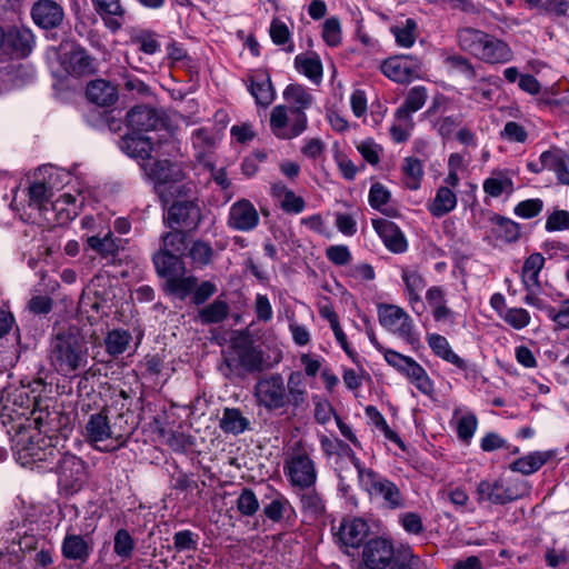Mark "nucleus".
I'll return each mask as SVG.
<instances>
[{
	"instance_id": "obj_11",
	"label": "nucleus",
	"mask_w": 569,
	"mask_h": 569,
	"mask_svg": "<svg viewBox=\"0 0 569 569\" xmlns=\"http://www.w3.org/2000/svg\"><path fill=\"white\" fill-rule=\"evenodd\" d=\"M378 315L382 327L410 343L416 341L412 320L402 308L395 305H381L378 308Z\"/></svg>"
},
{
	"instance_id": "obj_22",
	"label": "nucleus",
	"mask_w": 569,
	"mask_h": 569,
	"mask_svg": "<svg viewBox=\"0 0 569 569\" xmlns=\"http://www.w3.org/2000/svg\"><path fill=\"white\" fill-rule=\"evenodd\" d=\"M156 109L149 106H136L127 113V124L133 131L154 130L161 123Z\"/></svg>"
},
{
	"instance_id": "obj_59",
	"label": "nucleus",
	"mask_w": 569,
	"mask_h": 569,
	"mask_svg": "<svg viewBox=\"0 0 569 569\" xmlns=\"http://www.w3.org/2000/svg\"><path fill=\"white\" fill-rule=\"evenodd\" d=\"M322 38L327 44L336 47L341 41L340 21L337 18H329L323 23Z\"/></svg>"
},
{
	"instance_id": "obj_13",
	"label": "nucleus",
	"mask_w": 569,
	"mask_h": 569,
	"mask_svg": "<svg viewBox=\"0 0 569 569\" xmlns=\"http://www.w3.org/2000/svg\"><path fill=\"white\" fill-rule=\"evenodd\" d=\"M477 501L493 505H506L521 497V492L512 486H506L501 480H482L476 489Z\"/></svg>"
},
{
	"instance_id": "obj_26",
	"label": "nucleus",
	"mask_w": 569,
	"mask_h": 569,
	"mask_svg": "<svg viewBox=\"0 0 569 569\" xmlns=\"http://www.w3.org/2000/svg\"><path fill=\"white\" fill-rule=\"evenodd\" d=\"M179 256L178 253L161 248L159 252L153 256L157 273L160 277L167 278V280L173 276L183 273L184 266Z\"/></svg>"
},
{
	"instance_id": "obj_38",
	"label": "nucleus",
	"mask_w": 569,
	"mask_h": 569,
	"mask_svg": "<svg viewBox=\"0 0 569 569\" xmlns=\"http://www.w3.org/2000/svg\"><path fill=\"white\" fill-rule=\"evenodd\" d=\"M545 264V258L541 253L530 254L522 266V282L527 290L532 287H539V273Z\"/></svg>"
},
{
	"instance_id": "obj_58",
	"label": "nucleus",
	"mask_w": 569,
	"mask_h": 569,
	"mask_svg": "<svg viewBox=\"0 0 569 569\" xmlns=\"http://www.w3.org/2000/svg\"><path fill=\"white\" fill-rule=\"evenodd\" d=\"M212 253L210 244L201 240L194 241L189 250L192 261L200 266L208 264L211 261Z\"/></svg>"
},
{
	"instance_id": "obj_15",
	"label": "nucleus",
	"mask_w": 569,
	"mask_h": 569,
	"mask_svg": "<svg viewBox=\"0 0 569 569\" xmlns=\"http://www.w3.org/2000/svg\"><path fill=\"white\" fill-rule=\"evenodd\" d=\"M142 167L146 173L156 181V190L158 194L160 193V189L169 187V184L177 182L184 176L179 163L167 159L147 162L143 163Z\"/></svg>"
},
{
	"instance_id": "obj_46",
	"label": "nucleus",
	"mask_w": 569,
	"mask_h": 569,
	"mask_svg": "<svg viewBox=\"0 0 569 569\" xmlns=\"http://www.w3.org/2000/svg\"><path fill=\"white\" fill-rule=\"evenodd\" d=\"M172 230L162 237V249L183 254L188 248L187 231L180 228H171Z\"/></svg>"
},
{
	"instance_id": "obj_39",
	"label": "nucleus",
	"mask_w": 569,
	"mask_h": 569,
	"mask_svg": "<svg viewBox=\"0 0 569 569\" xmlns=\"http://www.w3.org/2000/svg\"><path fill=\"white\" fill-rule=\"evenodd\" d=\"M389 569H429L427 563L413 555L410 547H402L393 556Z\"/></svg>"
},
{
	"instance_id": "obj_31",
	"label": "nucleus",
	"mask_w": 569,
	"mask_h": 569,
	"mask_svg": "<svg viewBox=\"0 0 569 569\" xmlns=\"http://www.w3.org/2000/svg\"><path fill=\"white\" fill-rule=\"evenodd\" d=\"M61 550L64 558L80 562H86L91 553V547L80 535H67Z\"/></svg>"
},
{
	"instance_id": "obj_28",
	"label": "nucleus",
	"mask_w": 569,
	"mask_h": 569,
	"mask_svg": "<svg viewBox=\"0 0 569 569\" xmlns=\"http://www.w3.org/2000/svg\"><path fill=\"white\" fill-rule=\"evenodd\" d=\"M511 58L512 52L507 43L488 36L478 59L488 63H505Z\"/></svg>"
},
{
	"instance_id": "obj_16",
	"label": "nucleus",
	"mask_w": 569,
	"mask_h": 569,
	"mask_svg": "<svg viewBox=\"0 0 569 569\" xmlns=\"http://www.w3.org/2000/svg\"><path fill=\"white\" fill-rule=\"evenodd\" d=\"M31 18L41 29L50 30L60 27L64 11L60 3L53 0H38L31 7Z\"/></svg>"
},
{
	"instance_id": "obj_57",
	"label": "nucleus",
	"mask_w": 569,
	"mask_h": 569,
	"mask_svg": "<svg viewBox=\"0 0 569 569\" xmlns=\"http://www.w3.org/2000/svg\"><path fill=\"white\" fill-rule=\"evenodd\" d=\"M173 548L178 551H194L198 548V536L190 530H181L173 536Z\"/></svg>"
},
{
	"instance_id": "obj_10",
	"label": "nucleus",
	"mask_w": 569,
	"mask_h": 569,
	"mask_svg": "<svg viewBox=\"0 0 569 569\" xmlns=\"http://www.w3.org/2000/svg\"><path fill=\"white\" fill-rule=\"evenodd\" d=\"M84 439L94 449L101 452L114 451V446L106 443L108 440L114 441L113 429L106 410H101L89 417L84 428Z\"/></svg>"
},
{
	"instance_id": "obj_29",
	"label": "nucleus",
	"mask_w": 569,
	"mask_h": 569,
	"mask_svg": "<svg viewBox=\"0 0 569 569\" xmlns=\"http://www.w3.org/2000/svg\"><path fill=\"white\" fill-rule=\"evenodd\" d=\"M542 167L555 171L558 180L569 184V157L561 150H548L541 153Z\"/></svg>"
},
{
	"instance_id": "obj_60",
	"label": "nucleus",
	"mask_w": 569,
	"mask_h": 569,
	"mask_svg": "<svg viewBox=\"0 0 569 569\" xmlns=\"http://www.w3.org/2000/svg\"><path fill=\"white\" fill-rule=\"evenodd\" d=\"M512 181L509 178H489L483 182V190L491 197H499L505 191H512Z\"/></svg>"
},
{
	"instance_id": "obj_23",
	"label": "nucleus",
	"mask_w": 569,
	"mask_h": 569,
	"mask_svg": "<svg viewBox=\"0 0 569 569\" xmlns=\"http://www.w3.org/2000/svg\"><path fill=\"white\" fill-rule=\"evenodd\" d=\"M160 200L163 204L169 202H183L190 199H198L197 184L186 178L179 179L177 182L169 184V187L160 189Z\"/></svg>"
},
{
	"instance_id": "obj_8",
	"label": "nucleus",
	"mask_w": 569,
	"mask_h": 569,
	"mask_svg": "<svg viewBox=\"0 0 569 569\" xmlns=\"http://www.w3.org/2000/svg\"><path fill=\"white\" fill-rule=\"evenodd\" d=\"M396 552L389 540L372 538L362 546L361 560L358 562L357 569H386Z\"/></svg>"
},
{
	"instance_id": "obj_18",
	"label": "nucleus",
	"mask_w": 569,
	"mask_h": 569,
	"mask_svg": "<svg viewBox=\"0 0 569 569\" xmlns=\"http://www.w3.org/2000/svg\"><path fill=\"white\" fill-rule=\"evenodd\" d=\"M259 223V214L253 204L241 199L234 202L229 211L228 224L239 231H250Z\"/></svg>"
},
{
	"instance_id": "obj_27",
	"label": "nucleus",
	"mask_w": 569,
	"mask_h": 569,
	"mask_svg": "<svg viewBox=\"0 0 569 569\" xmlns=\"http://www.w3.org/2000/svg\"><path fill=\"white\" fill-rule=\"evenodd\" d=\"M111 427L113 429V438L116 442L114 450L124 447L129 437L138 427L134 412L131 410L120 412L113 423H111Z\"/></svg>"
},
{
	"instance_id": "obj_43",
	"label": "nucleus",
	"mask_w": 569,
	"mask_h": 569,
	"mask_svg": "<svg viewBox=\"0 0 569 569\" xmlns=\"http://www.w3.org/2000/svg\"><path fill=\"white\" fill-rule=\"evenodd\" d=\"M130 341L131 335L127 330L114 329L104 339L106 350L109 355L117 357L127 350Z\"/></svg>"
},
{
	"instance_id": "obj_7",
	"label": "nucleus",
	"mask_w": 569,
	"mask_h": 569,
	"mask_svg": "<svg viewBox=\"0 0 569 569\" xmlns=\"http://www.w3.org/2000/svg\"><path fill=\"white\" fill-rule=\"evenodd\" d=\"M202 220V202L190 199L183 202H172L168 209L167 222L170 228L194 231Z\"/></svg>"
},
{
	"instance_id": "obj_51",
	"label": "nucleus",
	"mask_w": 569,
	"mask_h": 569,
	"mask_svg": "<svg viewBox=\"0 0 569 569\" xmlns=\"http://www.w3.org/2000/svg\"><path fill=\"white\" fill-rule=\"evenodd\" d=\"M136 547L134 539L127 529H119L113 539V550L117 556L123 560L132 557Z\"/></svg>"
},
{
	"instance_id": "obj_4",
	"label": "nucleus",
	"mask_w": 569,
	"mask_h": 569,
	"mask_svg": "<svg viewBox=\"0 0 569 569\" xmlns=\"http://www.w3.org/2000/svg\"><path fill=\"white\" fill-rule=\"evenodd\" d=\"M254 397L259 406L267 410H278L287 405V390L281 375L271 373L259 379L254 386Z\"/></svg>"
},
{
	"instance_id": "obj_55",
	"label": "nucleus",
	"mask_w": 569,
	"mask_h": 569,
	"mask_svg": "<svg viewBox=\"0 0 569 569\" xmlns=\"http://www.w3.org/2000/svg\"><path fill=\"white\" fill-rule=\"evenodd\" d=\"M289 507V501L282 495L277 493L270 503L263 507V515L273 522H279L283 519L284 512Z\"/></svg>"
},
{
	"instance_id": "obj_6",
	"label": "nucleus",
	"mask_w": 569,
	"mask_h": 569,
	"mask_svg": "<svg viewBox=\"0 0 569 569\" xmlns=\"http://www.w3.org/2000/svg\"><path fill=\"white\" fill-rule=\"evenodd\" d=\"M368 535L369 526L360 518L343 519L335 532L340 549L349 556H353L367 541Z\"/></svg>"
},
{
	"instance_id": "obj_25",
	"label": "nucleus",
	"mask_w": 569,
	"mask_h": 569,
	"mask_svg": "<svg viewBox=\"0 0 569 569\" xmlns=\"http://www.w3.org/2000/svg\"><path fill=\"white\" fill-rule=\"evenodd\" d=\"M66 70L73 76H86L94 72V59L81 47H73L66 54Z\"/></svg>"
},
{
	"instance_id": "obj_17",
	"label": "nucleus",
	"mask_w": 569,
	"mask_h": 569,
	"mask_svg": "<svg viewBox=\"0 0 569 569\" xmlns=\"http://www.w3.org/2000/svg\"><path fill=\"white\" fill-rule=\"evenodd\" d=\"M3 46L17 58H27L34 47V34L24 26H11L4 31Z\"/></svg>"
},
{
	"instance_id": "obj_3",
	"label": "nucleus",
	"mask_w": 569,
	"mask_h": 569,
	"mask_svg": "<svg viewBox=\"0 0 569 569\" xmlns=\"http://www.w3.org/2000/svg\"><path fill=\"white\" fill-rule=\"evenodd\" d=\"M230 373L256 372L262 370L263 358L261 351L244 332L238 333L231 340V351L224 356L223 361Z\"/></svg>"
},
{
	"instance_id": "obj_47",
	"label": "nucleus",
	"mask_w": 569,
	"mask_h": 569,
	"mask_svg": "<svg viewBox=\"0 0 569 569\" xmlns=\"http://www.w3.org/2000/svg\"><path fill=\"white\" fill-rule=\"evenodd\" d=\"M320 446L328 458L332 456L347 455L352 463L353 459H358L350 446L338 438L321 436Z\"/></svg>"
},
{
	"instance_id": "obj_32",
	"label": "nucleus",
	"mask_w": 569,
	"mask_h": 569,
	"mask_svg": "<svg viewBox=\"0 0 569 569\" xmlns=\"http://www.w3.org/2000/svg\"><path fill=\"white\" fill-rule=\"evenodd\" d=\"M120 149L132 158L147 160L153 150L150 139L142 136H124L120 141Z\"/></svg>"
},
{
	"instance_id": "obj_20",
	"label": "nucleus",
	"mask_w": 569,
	"mask_h": 569,
	"mask_svg": "<svg viewBox=\"0 0 569 569\" xmlns=\"http://www.w3.org/2000/svg\"><path fill=\"white\" fill-rule=\"evenodd\" d=\"M96 12L101 17L104 26L117 32L126 22V9L120 0H91Z\"/></svg>"
},
{
	"instance_id": "obj_54",
	"label": "nucleus",
	"mask_w": 569,
	"mask_h": 569,
	"mask_svg": "<svg viewBox=\"0 0 569 569\" xmlns=\"http://www.w3.org/2000/svg\"><path fill=\"white\" fill-rule=\"evenodd\" d=\"M545 463L541 455H528L513 461L510 466L511 470L518 471L522 475H531L536 472Z\"/></svg>"
},
{
	"instance_id": "obj_52",
	"label": "nucleus",
	"mask_w": 569,
	"mask_h": 569,
	"mask_svg": "<svg viewBox=\"0 0 569 569\" xmlns=\"http://www.w3.org/2000/svg\"><path fill=\"white\" fill-rule=\"evenodd\" d=\"M259 500L250 488H243L237 499L238 511L246 517H252L259 510Z\"/></svg>"
},
{
	"instance_id": "obj_12",
	"label": "nucleus",
	"mask_w": 569,
	"mask_h": 569,
	"mask_svg": "<svg viewBox=\"0 0 569 569\" xmlns=\"http://www.w3.org/2000/svg\"><path fill=\"white\" fill-rule=\"evenodd\" d=\"M284 471L291 486L300 489H309L317 481L315 462L307 453L293 455L287 461Z\"/></svg>"
},
{
	"instance_id": "obj_50",
	"label": "nucleus",
	"mask_w": 569,
	"mask_h": 569,
	"mask_svg": "<svg viewBox=\"0 0 569 569\" xmlns=\"http://www.w3.org/2000/svg\"><path fill=\"white\" fill-rule=\"evenodd\" d=\"M249 90L258 104L267 107L273 101L274 92L269 77L262 81L251 80Z\"/></svg>"
},
{
	"instance_id": "obj_35",
	"label": "nucleus",
	"mask_w": 569,
	"mask_h": 569,
	"mask_svg": "<svg viewBox=\"0 0 569 569\" xmlns=\"http://www.w3.org/2000/svg\"><path fill=\"white\" fill-rule=\"evenodd\" d=\"M427 97V90L425 87H413L408 92L403 104L396 111V117L411 121L410 114L423 107Z\"/></svg>"
},
{
	"instance_id": "obj_1",
	"label": "nucleus",
	"mask_w": 569,
	"mask_h": 569,
	"mask_svg": "<svg viewBox=\"0 0 569 569\" xmlns=\"http://www.w3.org/2000/svg\"><path fill=\"white\" fill-rule=\"evenodd\" d=\"M287 106H276L270 114V128L276 137L290 140L300 136L306 129L308 119L306 110L313 102L312 96L301 84L291 83L283 91Z\"/></svg>"
},
{
	"instance_id": "obj_64",
	"label": "nucleus",
	"mask_w": 569,
	"mask_h": 569,
	"mask_svg": "<svg viewBox=\"0 0 569 569\" xmlns=\"http://www.w3.org/2000/svg\"><path fill=\"white\" fill-rule=\"evenodd\" d=\"M402 280L406 284L407 293L421 292L426 287L425 279L416 270L403 269L402 270Z\"/></svg>"
},
{
	"instance_id": "obj_19",
	"label": "nucleus",
	"mask_w": 569,
	"mask_h": 569,
	"mask_svg": "<svg viewBox=\"0 0 569 569\" xmlns=\"http://www.w3.org/2000/svg\"><path fill=\"white\" fill-rule=\"evenodd\" d=\"M123 248V240L114 237L109 230L104 233L88 237L86 239L84 251L92 250L102 259L113 260Z\"/></svg>"
},
{
	"instance_id": "obj_48",
	"label": "nucleus",
	"mask_w": 569,
	"mask_h": 569,
	"mask_svg": "<svg viewBox=\"0 0 569 569\" xmlns=\"http://www.w3.org/2000/svg\"><path fill=\"white\" fill-rule=\"evenodd\" d=\"M197 278L193 276L180 277L179 274L168 279L166 284L171 293L178 296L180 299H183L191 292L193 293V290L197 287Z\"/></svg>"
},
{
	"instance_id": "obj_42",
	"label": "nucleus",
	"mask_w": 569,
	"mask_h": 569,
	"mask_svg": "<svg viewBox=\"0 0 569 569\" xmlns=\"http://www.w3.org/2000/svg\"><path fill=\"white\" fill-rule=\"evenodd\" d=\"M457 204L456 194L448 187H440L436 198L430 207V211L436 217H441L455 209Z\"/></svg>"
},
{
	"instance_id": "obj_9",
	"label": "nucleus",
	"mask_w": 569,
	"mask_h": 569,
	"mask_svg": "<svg viewBox=\"0 0 569 569\" xmlns=\"http://www.w3.org/2000/svg\"><path fill=\"white\" fill-rule=\"evenodd\" d=\"M59 485L68 492L78 491L87 480V463L71 453H63L58 462Z\"/></svg>"
},
{
	"instance_id": "obj_30",
	"label": "nucleus",
	"mask_w": 569,
	"mask_h": 569,
	"mask_svg": "<svg viewBox=\"0 0 569 569\" xmlns=\"http://www.w3.org/2000/svg\"><path fill=\"white\" fill-rule=\"evenodd\" d=\"M488 36V33L481 30L466 27L458 30L457 39L461 50L479 58L482 46Z\"/></svg>"
},
{
	"instance_id": "obj_33",
	"label": "nucleus",
	"mask_w": 569,
	"mask_h": 569,
	"mask_svg": "<svg viewBox=\"0 0 569 569\" xmlns=\"http://www.w3.org/2000/svg\"><path fill=\"white\" fill-rule=\"evenodd\" d=\"M296 69L309 78L312 82L319 83L322 78V63L315 52L300 53L295 58Z\"/></svg>"
},
{
	"instance_id": "obj_2",
	"label": "nucleus",
	"mask_w": 569,
	"mask_h": 569,
	"mask_svg": "<svg viewBox=\"0 0 569 569\" xmlns=\"http://www.w3.org/2000/svg\"><path fill=\"white\" fill-rule=\"evenodd\" d=\"M88 348L78 328H61L51 339L49 359L63 375L76 372L87 365Z\"/></svg>"
},
{
	"instance_id": "obj_63",
	"label": "nucleus",
	"mask_w": 569,
	"mask_h": 569,
	"mask_svg": "<svg viewBox=\"0 0 569 569\" xmlns=\"http://www.w3.org/2000/svg\"><path fill=\"white\" fill-rule=\"evenodd\" d=\"M503 319L512 328L522 329L529 325L530 315L528 313V311L526 309L511 308L506 312Z\"/></svg>"
},
{
	"instance_id": "obj_56",
	"label": "nucleus",
	"mask_w": 569,
	"mask_h": 569,
	"mask_svg": "<svg viewBox=\"0 0 569 569\" xmlns=\"http://www.w3.org/2000/svg\"><path fill=\"white\" fill-rule=\"evenodd\" d=\"M478 426L477 417L473 413L462 416L457 425V433L460 440L469 443Z\"/></svg>"
},
{
	"instance_id": "obj_53",
	"label": "nucleus",
	"mask_w": 569,
	"mask_h": 569,
	"mask_svg": "<svg viewBox=\"0 0 569 569\" xmlns=\"http://www.w3.org/2000/svg\"><path fill=\"white\" fill-rule=\"evenodd\" d=\"M417 23L413 19H407L403 27H392L391 32L396 42L405 48H410L416 41Z\"/></svg>"
},
{
	"instance_id": "obj_37",
	"label": "nucleus",
	"mask_w": 569,
	"mask_h": 569,
	"mask_svg": "<svg viewBox=\"0 0 569 569\" xmlns=\"http://www.w3.org/2000/svg\"><path fill=\"white\" fill-rule=\"evenodd\" d=\"M230 307L227 301L216 299L198 310V319L202 325L220 323L229 316Z\"/></svg>"
},
{
	"instance_id": "obj_21",
	"label": "nucleus",
	"mask_w": 569,
	"mask_h": 569,
	"mask_svg": "<svg viewBox=\"0 0 569 569\" xmlns=\"http://www.w3.org/2000/svg\"><path fill=\"white\" fill-rule=\"evenodd\" d=\"M372 226L390 251L401 253L407 250V240L396 223L386 219H373Z\"/></svg>"
},
{
	"instance_id": "obj_40",
	"label": "nucleus",
	"mask_w": 569,
	"mask_h": 569,
	"mask_svg": "<svg viewBox=\"0 0 569 569\" xmlns=\"http://www.w3.org/2000/svg\"><path fill=\"white\" fill-rule=\"evenodd\" d=\"M428 343L437 356L456 365L458 368L466 367L465 360L451 350L449 342L445 337L437 333L429 335Z\"/></svg>"
},
{
	"instance_id": "obj_61",
	"label": "nucleus",
	"mask_w": 569,
	"mask_h": 569,
	"mask_svg": "<svg viewBox=\"0 0 569 569\" xmlns=\"http://www.w3.org/2000/svg\"><path fill=\"white\" fill-rule=\"evenodd\" d=\"M543 207V202L540 199H528L519 202L515 207V213L518 217L530 219L538 216Z\"/></svg>"
},
{
	"instance_id": "obj_24",
	"label": "nucleus",
	"mask_w": 569,
	"mask_h": 569,
	"mask_svg": "<svg viewBox=\"0 0 569 569\" xmlns=\"http://www.w3.org/2000/svg\"><path fill=\"white\" fill-rule=\"evenodd\" d=\"M86 94L90 102L100 107L112 106L118 100L117 87L103 79H97L89 82Z\"/></svg>"
},
{
	"instance_id": "obj_45",
	"label": "nucleus",
	"mask_w": 569,
	"mask_h": 569,
	"mask_svg": "<svg viewBox=\"0 0 569 569\" xmlns=\"http://www.w3.org/2000/svg\"><path fill=\"white\" fill-rule=\"evenodd\" d=\"M300 502L303 512L318 517L325 512V501L315 488L302 489Z\"/></svg>"
},
{
	"instance_id": "obj_49",
	"label": "nucleus",
	"mask_w": 569,
	"mask_h": 569,
	"mask_svg": "<svg viewBox=\"0 0 569 569\" xmlns=\"http://www.w3.org/2000/svg\"><path fill=\"white\" fill-rule=\"evenodd\" d=\"M402 170L406 176V186L411 190L418 189L420 186V180L423 176L421 161L417 158L408 157L405 159Z\"/></svg>"
},
{
	"instance_id": "obj_41",
	"label": "nucleus",
	"mask_w": 569,
	"mask_h": 569,
	"mask_svg": "<svg viewBox=\"0 0 569 569\" xmlns=\"http://www.w3.org/2000/svg\"><path fill=\"white\" fill-rule=\"evenodd\" d=\"M493 227V233L497 238L502 239L506 242L517 241L520 237V226L502 216H495L491 219Z\"/></svg>"
},
{
	"instance_id": "obj_5",
	"label": "nucleus",
	"mask_w": 569,
	"mask_h": 569,
	"mask_svg": "<svg viewBox=\"0 0 569 569\" xmlns=\"http://www.w3.org/2000/svg\"><path fill=\"white\" fill-rule=\"evenodd\" d=\"M353 466L361 485L371 496L382 497L391 507L400 505L401 495L393 482L379 477L372 469H366L359 459H353Z\"/></svg>"
},
{
	"instance_id": "obj_36",
	"label": "nucleus",
	"mask_w": 569,
	"mask_h": 569,
	"mask_svg": "<svg viewBox=\"0 0 569 569\" xmlns=\"http://www.w3.org/2000/svg\"><path fill=\"white\" fill-rule=\"evenodd\" d=\"M287 403L295 408H301L306 405L307 390L305 378L301 372L293 371L290 373L287 382Z\"/></svg>"
},
{
	"instance_id": "obj_44",
	"label": "nucleus",
	"mask_w": 569,
	"mask_h": 569,
	"mask_svg": "<svg viewBox=\"0 0 569 569\" xmlns=\"http://www.w3.org/2000/svg\"><path fill=\"white\" fill-rule=\"evenodd\" d=\"M53 193L44 182H33L28 188L29 206L37 208L39 211L46 210L47 204L51 201Z\"/></svg>"
},
{
	"instance_id": "obj_62",
	"label": "nucleus",
	"mask_w": 569,
	"mask_h": 569,
	"mask_svg": "<svg viewBox=\"0 0 569 569\" xmlns=\"http://www.w3.org/2000/svg\"><path fill=\"white\" fill-rule=\"evenodd\" d=\"M569 212L566 210H555L546 221V230L549 232L568 230Z\"/></svg>"
},
{
	"instance_id": "obj_14",
	"label": "nucleus",
	"mask_w": 569,
	"mask_h": 569,
	"mask_svg": "<svg viewBox=\"0 0 569 569\" xmlns=\"http://www.w3.org/2000/svg\"><path fill=\"white\" fill-rule=\"evenodd\" d=\"M385 76L396 82H409L418 77L420 71V61L410 56L391 57L381 66Z\"/></svg>"
},
{
	"instance_id": "obj_34",
	"label": "nucleus",
	"mask_w": 569,
	"mask_h": 569,
	"mask_svg": "<svg viewBox=\"0 0 569 569\" xmlns=\"http://www.w3.org/2000/svg\"><path fill=\"white\" fill-rule=\"evenodd\" d=\"M250 421L238 408H226L219 422V427L226 433L239 435L247 430Z\"/></svg>"
}]
</instances>
